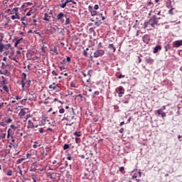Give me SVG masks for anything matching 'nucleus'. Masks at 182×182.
<instances>
[{
  "mask_svg": "<svg viewBox=\"0 0 182 182\" xmlns=\"http://www.w3.org/2000/svg\"><path fill=\"white\" fill-rule=\"evenodd\" d=\"M63 18H66V14L60 12L57 15V21H60V22H61V23H65V20L63 19Z\"/></svg>",
  "mask_w": 182,
  "mask_h": 182,
  "instance_id": "nucleus-1",
  "label": "nucleus"
},
{
  "mask_svg": "<svg viewBox=\"0 0 182 182\" xmlns=\"http://www.w3.org/2000/svg\"><path fill=\"white\" fill-rule=\"evenodd\" d=\"M148 23H150L151 28H154L155 25H159V21L156 20V16H154L149 21Z\"/></svg>",
  "mask_w": 182,
  "mask_h": 182,
  "instance_id": "nucleus-2",
  "label": "nucleus"
},
{
  "mask_svg": "<svg viewBox=\"0 0 182 182\" xmlns=\"http://www.w3.org/2000/svg\"><path fill=\"white\" fill-rule=\"evenodd\" d=\"M105 55L104 50H97L94 53V58H100V56H103Z\"/></svg>",
  "mask_w": 182,
  "mask_h": 182,
  "instance_id": "nucleus-3",
  "label": "nucleus"
},
{
  "mask_svg": "<svg viewBox=\"0 0 182 182\" xmlns=\"http://www.w3.org/2000/svg\"><path fill=\"white\" fill-rule=\"evenodd\" d=\"M50 52H51V55H59V51L58 50V47L53 46L50 48Z\"/></svg>",
  "mask_w": 182,
  "mask_h": 182,
  "instance_id": "nucleus-4",
  "label": "nucleus"
},
{
  "mask_svg": "<svg viewBox=\"0 0 182 182\" xmlns=\"http://www.w3.org/2000/svg\"><path fill=\"white\" fill-rule=\"evenodd\" d=\"M88 9L92 16H96L97 15V11H96L92 6H89Z\"/></svg>",
  "mask_w": 182,
  "mask_h": 182,
  "instance_id": "nucleus-5",
  "label": "nucleus"
},
{
  "mask_svg": "<svg viewBox=\"0 0 182 182\" xmlns=\"http://www.w3.org/2000/svg\"><path fill=\"white\" fill-rule=\"evenodd\" d=\"M142 41L144 43L148 44L150 42V36L149 35H144L142 38Z\"/></svg>",
  "mask_w": 182,
  "mask_h": 182,
  "instance_id": "nucleus-6",
  "label": "nucleus"
},
{
  "mask_svg": "<svg viewBox=\"0 0 182 182\" xmlns=\"http://www.w3.org/2000/svg\"><path fill=\"white\" fill-rule=\"evenodd\" d=\"M173 46L174 48H180V46H182V40L175 41Z\"/></svg>",
  "mask_w": 182,
  "mask_h": 182,
  "instance_id": "nucleus-7",
  "label": "nucleus"
},
{
  "mask_svg": "<svg viewBox=\"0 0 182 182\" xmlns=\"http://www.w3.org/2000/svg\"><path fill=\"white\" fill-rule=\"evenodd\" d=\"M26 110H28V109L25 108L20 111L18 114H19L21 119H22V117H23V116H25V114H26Z\"/></svg>",
  "mask_w": 182,
  "mask_h": 182,
  "instance_id": "nucleus-8",
  "label": "nucleus"
},
{
  "mask_svg": "<svg viewBox=\"0 0 182 182\" xmlns=\"http://www.w3.org/2000/svg\"><path fill=\"white\" fill-rule=\"evenodd\" d=\"M27 128L28 129H35V125H33V122H32V121H31V120L28 121Z\"/></svg>",
  "mask_w": 182,
  "mask_h": 182,
  "instance_id": "nucleus-9",
  "label": "nucleus"
},
{
  "mask_svg": "<svg viewBox=\"0 0 182 182\" xmlns=\"http://www.w3.org/2000/svg\"><path fill=\"white\" fill-rule=\"evenodd\" d=\"M73 113L70 114L71 116H70V120L69 122H71V120H76V118H75V111H73V108H72Z\"/></svg>",
  "mask_w": 182,
  "mask_h": 182,
  "instance_id": "nucleus-10",
  "label": "nucleus"
},
{
  "mask_svg": "<svg viewBox=\"0 0 182 182\" xmlns=\"http://www.w3.org/2000/svg\"><path fill=\"white\" fill-rule=\"evenodd\" d=\"M159 50H161V47L160 46H156L154 48V53H157L159 52Z\"/></svg>",
  "mask_w": 182,
  "mask_h": 182,
  "instance_id": "nucleus-11",
  "label": "nucleus"
},
{
  "mask_svg": "<svg viewBox=\"0 0 182 182\" xmlns=\"http://www.w3.org/2000/svg\"><path fill=\"white\" fill-rule=\"evenodd\" d=\"M108 48L111 50H113V52H116V48H114V46H113V44H109Z\"/></svg>",
  "mask_w": 182,
  "mask_h": 182,
  "instance_id": "nucleus-12",
  "label": "nucleus"
},
{
  "mask_svg": "<svg viewBox=\"0 0 182 182\" xmlns=\"http://www.w3.org/2000/svg\"><path fill=\"white\" fill-rule=\"evenodd\" d=\"M166 8H173V6H171V0H168L166 2Z\"/></svg>",
  "mask_w": 182,
  "mask_h": 182,
  "instance_id": "nucleus-13",
  "label": "nucleus"
},
{
  "mask_svg": "<svg viewBox=\"0 0 182 182\" xmlns=\"http://www.w3.org/2000/svg\"><path fill=\"white\" fill-rule=\"evenodd\" d=\"M26 80H21V85H22V89L23 90H25V85H26Z\"/></svg>",
  "mask_w": 182,
  "mask_h": 182,
  "instance_id": "nucleus-14",
  "label": "nucleus"
},
{
  "mask_svg": "<svg viewBox=\"0 0 182 182\" xmlns=\"http://www.w3.org/2000/svg\"><path fill=\"white\" fill-rule=\"evenodd\" d=\"M65 25H70V18L69 17L66 16L65 17Z\"/></svg>",
  "mask_w": 182,
  "mask_h": 182,
  "instance_id": "nucleus-15",
  "label": "nucleus"
},
{
  "mask_svg": "<svg viewBox=\"0 0 182 182\" xmlns=\"http://www.w3.org/2000/svg\"><path fill=\"white\" fill-rule=\"evenodd\" d=\"M146 63H153L154 62V60H153L151 58H149L146 59Z\"/></svg>",
  "mask_w": 182,
  "mask_h": 182,
  "instance_id": "nucleus-16",
  "label": "nucleus"
},
{
  "mask_svg": "<svg viewBox=\"0 0 182 182\" xmlns=\"http://www.w3.org/2000/svg\"><path fill=\"white\" fill-rule=\"evenodd\" d=\"M22 38H20V39H18V40H17L16 41V43H14V46H15V48H16V46H18L20 43H21V41H22Z\"/></svg>",
  "mask_w": 182,
  "mask_h": 182,
  "instance_id": "nucleus-17",
  "label": "nucleus"
},
{
  "mask_svg": "<svg viewBox=\"0 0 182 182\" xmlns=\"http://www.w3.org/2000/svg\"><path fill=\"white\" fill-rule=\"evenodd\" d=\"M70 86H71V87H77V84L76 83V81H73L70 83Z\"/></svg>",
  "mask_w": 182,
  "mask_h": 182,
  "instance_id": "nucleus-18",
  "label": "nucleus"
},
{
  "mask_svg": "<svg viewBox=\"0 0 182 182\" xmlns=\"http://www.w3.org/2000/svg\"><path fill=\"white\" fill-rule=\"evenodd\" d=\"M11 19L15 20V19H20L19 16L18 15V14H16L14 16H11Z\"/></svg>",
  "mask_w": 182,
  "mask_h": 182,
  "instance_id": "nucleus-19",
  "label": "nucleus"
},
{
  "mask_svg": "<svg viewBox=\"0 0 182 182\" xmlns=\"http://www.w3.org/2000/svg\"><path fill=\"white\" fill-rule=\"evenodd\" d=\"M150 23H149V21H145L144 23V29H146V28H149L150 26Z\"/></svg>",
  "mask_w": 182,
  "mask_h": 182,
  "instance_id": "nucleus-20",
  "label": "nucleus"
},
{
  "mask_svg": "<svg viewBox=\"0 0 182 182\" xmlns=\"http://www.w3.org/2000/svg\"><path fill=\"white\" fill-rule=\"evenodd\" d=\"M4 48H5V46L0 41V53L4 52Z\"/></svg>",
  "mask_w": 182,
  "mask_h": 182,
  "instance_id": "nucleus-21",
  "label": "nucleus"
},
{
  "mask_svg": "<svg viewBox=\"0 0 182 182\" xmlns=\"http://www.w3.org/2000/svg\"><path fill=\"white\" fill-rule=\"evenodd\" d=\"M50 32L51 33H56V29L55 28V27H50Z\"/></svg>",
  "mask_w": 182,
  "mask_h": 182,
  "instance_id": "nucleus-22",
  "label": "nucleus"
},
{
  "mask_svg": "<svg viewBox=\"0 0 182 182\" xmlns=\"http://www.w3.org/2000/svg\"><path fill=\"white\" fill-rule=\"evenodd\" d=\"M43 19V21H48L49 22V15L48 14H45V17Z\"/></svg>",
  "mask_w": 182,
  "mask_h": 182,
  "instance_id": "nucleus-23",
  "label": "nucleus"
},
{
  "mask_svg": "<svg viewBox=\"0 0 182 182\" xmlns=\"http://www.w3.org/2000/svg\"><path fill=\"white\" fill-rule=\"evenodd\" d=\"M53 174L54 173H47L46 176H47V177H50V178H51V180H53Z\"/></svg>",
  "mask_w": 182,
  "mask_h": 182,
  "instance_id": "nucleus-24",
  "label": "nucleus"
},
{
  "mask_svg": "<svg viewBox=\"0 0 182 182\" xmlns=\"http://www.w3.org/2000/svg\"><path fill=\"white\" fill-rule=\"evenodd\" d=\"M55 83H53V85H49V89H53V90H55L56 89V86H55Z\"/></svg>",
  "mask_w": 182,
  "mask_h": 182,
  "instance_id": "nucleus-25",
  "label": "nucleus"
},
{
  "mask_svg": "<svg viewBox=\"0 0 182 182\" xmlns=\"http://www.w3.org/2000/svg\"><path fill=\"white\" fill-rule=\"evenodd\" d=\"M3 90H4V92H6L7 93L8 92H9V88L6 85L3 86Z\"/></svg>",
  "mask_w": 182,
  "mask_h": 182,
  "instance_id": "nucleus-26",
  "label": "nucleus"
},
{
  "mask_svg": "<svg viewBox=\"0 0 182 182\" xmlns=\"http://www.w3.org/2000/svg\"><path fill=\"white\" fill-rule=\"evenodd\" d=\"M6 137V133H2V134H1V135H0V140L1 139H5Z\"/></svg>",
  "mask_w": 182,
  "mask_h": 182,
  "instance_id": "nucleus-27",
  "label": "nucleus"
},
{
  "mask_svg": "<svg viewBox=\"0 0 182 182\" xmlns=\"http://www.w3.org/2000/svg\"><path fill=\"white\" fill-rule=\"evenodd\" d=\"M48 117H46V115H43L42 117V119L44 121V122H49V119H48Z\"/></svg>",
  "mask_w": 182,
  "mask_h": 182,
  "instance_id": "nucleus-28",
  "label": "nucleus"
},
{
  "mask_svg": "<svg viewBox=\"0 0 182 182\" xmlns=\"http://www.w3.org/2000/svg\"><path fill=\"white\" fill-rule=\"evenodd\" d=\"M80 132H74V136H77V137H80V136H82V134H80Z\"/></svg>",
  "mask_w": 182,
  "mask_h": 182,
  "instance_id": "nucleus-29",
  "label": "nucleus"
},
{
  "mask_svg": "<svg viewBox=\"0 0 182 182\" xmlns=\"http://www.w3.org/2000/svg\"><path fill=\"white\" fill-rule=\"evenodd\" d=\"M4 75H6V76H11V73H9V71H8V70H4Z\"/></svg>",
  "mask_w": 182,
  "mask_h": 182,
  "instance_id": "nucleus-30",
  "label": "nucleus"
},
{
  "mask_svg": "<svg viewBox=\"0 0 182 182\" xmlns=\"http://www.w3.org/2000/svg\"><path fill=\"white\" fill-rule=\"evenodd\" d=\"M70 146H69V144H65L63 146V149L64 150H68V149H69Z\"/></svg>",
  "mask_w": 182,
  "mask_h": 182,
  "instance_id": "nucleus-31",
  "label": "nucleus"
},
{
  "mask_svg": "<svg viewBox=\"0 0 182 182\" xmlns=\"http://www.w3.org/2000/svg\"><path fill=\"white\" fill-rule=\"evenodd\" d=\"M9 59H11V60H14V62H16L18 63V60H16V57H11L9 56Z\"/></svg>",
  "mask_w": 182,
  "mask_h": 182,
  "instance_id": "nucleus-32",
  "label": "nucleus"
},
{
  "mask_svg": "<svg viewBox=\"0 0 182 182\" xmlns=\"http://www.w3.org/2000/svg\"><path fill=\"white\" fill-rule=\"evenodd\" d=\"M173 9H174V8L171 7V9L168 11L169 15H174V13L173 12Z\"/></svg>",
  "mask_w": 182,
  "mask_h": 182,
  "instance_id": "nucleus-33",
  "label": "nucleus"
},
{
  "mask_svg": "<svg viewBox=\"0 0 182 182\" xmlns=\"http://www.w3.org/2000/svg\"><path fill=\"white\" fill-rule=\"evenodd\" d=\"M66 3H63L62 4H60V8L65 9L66 8Z\"/></svg>",
  "mask_w": 182,
  "mask_h": 182,
  "instance_id": "nucleus-34",
  "label": "nucleus"
},
{
  "mask_svg": "<svg viewBox=\"0 0 182 182\" xmlns=\"http://www.w3.org/2000/svg\"><path fill=\"white\" fill-rule=\"evenodd\" d=\"M33 149H38V147H41V144H33Z\"/></svg>",
  "mask_w": 182,
  "mask_h": 182,
  "instance_id": "nucleus-35",
  "label": "nucleus"
},
{
  "mask_svg": "<svg viewBox=\"0 0 182 182\" xmlns=\"http://www.w3.org/2000/svg\"><path fill=\"white\" fill-rule=\"evenodd\" d=\"M9 137H11V129H9L7 133V139H9Z\"/></svg>",
  "mask_w": 182,
  "mask_h": 182,
  "instance_id": "nucleus-36",
  "label": "nucleus"
},
{
  "mask_svg": "<svg viewBox=\"0 0 182 182\" xmlns=\"http://www.w3.org/2000/svg\"><path fill=\"white\" fill-rule=\"evenodd\" d=\"M63 120H70V116L64 117Z\"/></svg>",
  "mask_w": 182,
  "mask_h": 182,
  "instance_id": "nucleus-37",
  "label": "nucleus"
},
{
  "mask_svg": "<svg viewBox=\"0 0 182 182\" xmlns=\"http://www.w3.org/2000/svg\"><path fill=\"white\" fill-rule=\"evenodd\" d=\"M63 62H70V57H67L66 59L63 60Z\"/></svg>",
  "mask_w": 182,
  "mask_h": 182,
  "instance_id": "nucleus-38",
  "label": "nucleus"
},
{
  "mask_svg": "<svg viewBox=\"0 0 182 182\" xmlns=\"http://www.w3.org/2000/svg\"><path fill=\"white\" fill-rule=\"evenodd\" d=\"M99 95V92L98 91H95L93 94V97H96V96Z\"/></svg>",
  "mask_w": 182,
  "mask_h": 182,
  "instance_id": "nucleus-39",
  "label": "nucleus"
},
{
  "mask_svg": "<svg viewBox=\"0 0 182 182\" xmlns=\"http://www.w3.org/2000/svg\"><path fill=\"white\" fill-rule=\"evenodd\" d=\"M26 100H27V99H23V100H22L21 101V105H25V103H26Z\"/></svg>",
  "mask_w": 182,
  "mask_h": 182,
  "instance_id": "nucleus-40",
  "label": "nucleus"
},
{
  "mask_svg": "<svg viewBox=\"0 0 182 182\" xmlns=\"http://www.w3.org/2000/svg\"><path fill=\"white\" fill-rule=\"evenodd\" d=\"M59 113H60V114L65 113V109H63V108L60 109Z\"/></svg>",
  "mask_w": 182,
  "mask_h": 182,
  "instance_id": "nucleus-41",
  "label": "nucleus"
},
{
  "mask_svg": "<svg viewBox=\"0 0 182 182\" xmlns=\"http://www.w3.org/2000/svg\"><path fill=\"white\" fill-rule=\"evenodd\" d=\"M161 113H163L162 109H159L157 110V114H158L161 115Z\"/></svg>",
  "mask_w": 182,
  "mask_h": 182,
  "instance_id": "nucleus-42",
  "label": "nucleus"
},
{
  "mask_svg": "<svg viewBox=\"0 0 182 182\" xmlns=\"http://www.w3.org/2000/svg\"><path fill=\"white\" fill-rule=\"evenodd\" d=\"M6 123H12V119L9 118L6 121Z\"/></svg>",
  "mask_w": 182,
  "mask_h": 182,
  "instance_id": "nucleus-43",
  "label": "nucleus"
},
{
  "mask_svg": "<svg viewBox=\"0 0 182 182\" xmlns=\"http://www.w3.org/2000/svg\"><path fill=\"white\" fill-rule=\"evenodd\" d=\"M117 77H118V79H122L123 77H125V75L120 74Z\"/></svg>",
  "mask_w": 182,
  "mask_h": 182,
  "instance_id": "nucleus-44",
  "label": "nucleus"
},
{
  "mask_svg": "<svg viewBox=\"0 0 182 182\" xmlns=\"http://www.w3.org/2000/svg\"><path fill=\"white\" fill-rule=\"evenodd\" d=\"M123 95H124V92H120L118 94V96H119V97H122L123 96Z\"/></svg>",
  "mask_w": 182,
  "mask_h": 182,
  "instance_id": "nucleus-45",
  "label": "nucleus"
},
{
  "mask_svg": "<svg viewBox=\"0 0 182 182\" xmlns=\"http://www.w3.org/2000/svg\"><path fill=\"white\" fill-rule=\"evenodd\" d=\"M6 174L7 176H12V171L9 170Z\"/></svg>",
  "mask_w": 182,
  "mask_h": 182,
  "instance_id": "nucleus-46",
  "label": "nucleus"
},
{
  "mask_svg": "<svg viewBox=\"0 0 182 182\" xmlns=\"http://www.w3.org/2000/svg\"><path fill=\"white\" fill-rule=\"evenodd\" d=\"M94 9H95V11H97V9H99V5L95 4L94 6Z\"/></svg>",
  "mask_w": 182,
  "mask_h": 182,
  "instance_id": "nucleus-47",
  "label": "nucleus"
},
{
  "mask_svg": "<svg viewBox=\"0 0 182 182\" xmlns=\"http://www.w3.org/2000/svg\"><path fill=\"white\" fill-rule=\"evenodd\" d=\"M102 48H103V46L102 45V43H98V49H100Z\"/></svg>",
  "mask_w": 182,
  "mask_h": 182,
  "instance_id": "nucleus-48",
  "label": "nucleus"
},
{
  "mask_svg": "<svg viewBox=\"0 0 182 182\" xmlns=\"http://www.w3.org/2000/svg\"><path fill=\"white\" fill-rule=\"evenodd\" d=\"M23 77L22 78V80H26V74L23 73Z\"/></svg>",
  "mask_w": 182,
  "mask_h": 182,
  "instance_id": "nucleus-49",
  "label": "nucleus"
},
{
  "mask_svg": "<svg viewBox=\"0 0 182 182\" xmlns=\"http://www.w3.org/2000/svg\"><path fill=\"white\" fill-rule=\"evenodd\" d=\"M4 105H7V103H6V102H5V103H4V102L1 103V104H0V109H2V107H4Z\"/></svg>",
  "mask_w": 182,
  "mask_h": 182,
  "instance_id": "nucleus-50",
  "label": "nucleus"
},
{
  "mask_svg": "<svg viewBox=\"0 0 182 182\" xmlns=\"http://www.w3.org/2000/svg\"><path fill=\"white\" fill-rule=\"evenodd\" d=\"M52 75H53V76H58V74H57L56 71H55V70L52 71Z\"/></svg>",
  "mask_w": 182,
  "mask_h": 182,
  "instance_id": "nucleus-51",
  "label": "nucleus"
},
{
  "mask_svg": "<svg viewBox=\"0 0 182 182\" xmlns=\"http://www.w3.org/2000/svg\"><path fill=\"white\" fill-rule=\"evenodd\" d=\"M1 79H3V83L6 84V82L5 81V77L4 75L1 76Z\"/></svg>",
  "mask_w": 182,
  "mask_h": 182,
  "instance_id": "nucleus-52",
  "label": "nucleus"
},
{
  "mask_svg": "<svg viewBox=\"0 0 182 182\" xmlns=\"http://www.w3.org/2000/svg\"><path fill=\"white\" fill-rule=\"evenodd\" d=\"M31 15H32V11H30L26 14V16H31Z\"/></svg>",
  "mask_w": 182,
  "mask_h": 182,
  "instance_id": "nucleus-53",
  "label": "nucleus"
},
{
  "mask_svg": "<svg viewBox=\"0 0 182 182\" xmlns=\"http://www.w3.org/2000/svg\"><path fill=\"white\" fill-rule=\"evenodd\" d=\"M18 9L17 7L14 9V12H15V14H18Z\"/></svg>",
  "mask_w": 182,
  "mask_h": 182,
  "instance_id": "nucleus-54",
  "label": "nucleus"
},
{
  "mask_svg": "<svg viewBox=\"0 0 182 182\" xmlns=\"http://www.w3.org/2000/svg\"><path fill=\"white\" fill-rule=\"evenodd\" d=\"M100 16L102 18V21H105V18L103 16V14H100Z\"/></svg>",
  "mask_w": 182,
  "mask_h": 182,
  "instance_id": "nucleus-55",
  "label": "nucleus"
},
{
  "mask_svg": "<svg viewBox=\"0 0 182 182\" xmlns=\"http://www.w3.org/2000/svg\"><path fill=\"white\" fill-rule=\"evenodd\" d=\"M118 90H119V92H122V90H123V87L119 86V87H118Z\"/></svg>",
  "mask_w": 182,
  "mask_h": 182,
  "instance_id": "nucleus-56",
  "label": "nucleus"
},
{
  "mask_svg": "<svg viewBox=\"0 0 182 182\" xmlns=\"http://www.w3.org/2000/svg\"><path fill=\"white\" fill-rule=\"evenodd\" d=\"M70 2H72V0H66L65 4H66V5H68V4H70Z\"/></svg>",
  "mask_w": 182,
  "mask_h": 182,
  "instance_id": "nucleus-57",
  "label": "nucleus"
},
{
  "mask_svg": "<svg viewBox=\"0 0 182 182\" xmlns=\"http://www.w3.org/2000/svg\"><path fill=\"white\" fill-rule=\"evenodd\" d=\"M65 66L60 67V70H65Z\"/></svg>",
  "mask_w": 182,
  "mask_h": 182,
  "instance_id": "nucleus-58",
  "label": "nucleus"
},
{
  "mask_svg": "<svg viewBox=\"0 0 182 182\" xmlns=\"http://www.w3.org/2000/svg\"><path fill=\"white\" fill-rule=\"evenodd\" d=\"M161 117H166V113L165 112H162L161 114Z\"/></svg>",
  "mask_w": 182,
  "mask_h": 182,
  "instance_id": "nucleus-59",
  "label": "nucleus"
},
{
  "mask_svg": "<svg viewBox=\"0 0 182 182\" xmlns=\"http://www.w3.org/2000/svg\"><path fill=\"white\" fill-rule=\"evenodd\" d=\"M123 132H124V128H121L119 129V133H123Z\"/></svg>",
  "mask_w": 182,
  "mask_h": 182,
  "instance_id": "nucleus-60",
  "label": "nucleus"
},
{
  "mask_svg": "<svg viewBox=\"0 0 182 182\" xmlns=\"http://www.w3.org/2000/svg\"><path fill=\"white\" fill-rule=\"evenodd\" d=\"M83 55L84 56H87V52L86 50H84Z\"/></svg>",
  "mask_w": 182,
  "mask_h": 182,
  "instance_id": "nucleus-61",
  "label": "nucleus"
},
{
  "mask_svg": "<svg viewBox=\"0 0 182 182\" xmlns=\"http://www.w3.org/2000/svg\"><path fill=\"white\" fill-rule=\"evenodd\" d=\"M124 170V167L122 166L119 168V171H123Z\"/></svg>",
  "mask_w": 182,
  "mask_h": 182,
  "instance_id": "nucleus-62",
  "label": "nucleus"
},
{
  "mask_svg": "<svg viewBox=\"0 0 182 182\" xmlns=\"http://www.w3.org/2000/svg\"><path fill=\"white\" fill-rule=\"evenodd\" d=\"M161 110H162V112H163V110H166V106L164 105V106H163L162 107H161V109H160Z\"/></svg>",
  "mask_w": 182,
  "mask_h": 182,
  "instance_id": "nucleus-63",
  "label": "nucleus"
},
{
  "mask_svg": "<svg viewBox=\"0 0 182 182\" xmlns=\"http://www.w3.org/2000/svg\"><path fill=\"white\" fill-rule=\"evenodd\" d=\"M39 132H40L41 133H43V128H40V129H39Z\"/></svg>",
  "mask_w": 182,
  "mask_h": 182,
  "instance_id": "nucleus-64",
  "label": "nucleus"
}]
</instances>
